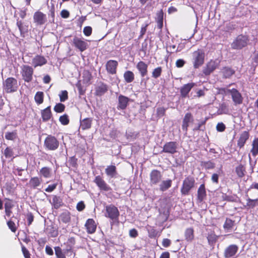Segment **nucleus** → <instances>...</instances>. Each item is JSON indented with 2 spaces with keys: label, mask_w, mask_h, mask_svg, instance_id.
Wrapping results in <instances>:
<instances>
[{
  "label": "nucleus",
  "mask_w": 258,
  "mask_h": 258,
  "mask_svg": "<svg viewBox=\"0 0 258 258\" xmlns=\"http://www.w3.org/2000/svg\"><path fill=\"white\" fill-rule=\"evenodd\" d=\"M205 58V51L198 49L192 53V62L195 69H198L204 63Z\"/></svg>",
  "instance_id": "obj_1"
},
{
  "label": "nucleus",
  "mask_w": 258,
  "mask_h": 258,
  "mask_svg": "<svg viewBox=\"0 0 258 258\" xmlns=\"http://www.w3.org/2000/svg\"><path fill=\"white\" fill-rule=\"evenodd\" d=\"M18 88L17 80L14 78H8L3 83V89L7 93H11L17 91Z\"/></svg>",
  "instance_id": "obj_2"
},
{
  "label": "nucleus",
  "mask_w": 258,
  "mask_h": 258,
  "mask_svg": "<svg viewBox=\"0 0 258 258\" xmlns=\"http://www.w3.org/2000/svg\"><path fill=\"white\" fill-rule=\"evenodd\" d=\"M249 41L248 37L245 35H238L231 44V47L234 49H240L245 47Z\"/></svg>",
  "instance_id": "obj_3"
},
{
  "label": "nucleus",
  "mask_w": 258,
  "mask_h": 258,
  "mask_svg": "<svg viewBox=\"0 0 258 258\" xmlns=\"http://www.w3.org/2000/svg\"><path fill=\"white\" fill-rule=\"evenodd\" d=\"M195 180L192 177H186L183 181L181 188V192L182 195H186L190 190L194 186Z\"/></svg>",
  "instance_id": "obj_4"
},
{
  "label": "nucleus",
  "mask_w": 258,
  "mask_h": 258,
  "mask_svg": "<svg viewBox=\"0 0 258 258\" xmlns=\"http://www.w3.org/2000/svg\"><path fill=\"white\" fill-rule=\"evenodd\" d=\"M106 212L105 216L111 220H115L118 218L119 212L117 208L112 205L107 206L105 208Z\"/></svg>",
  "instance_id": "obj_5"
},
{
  "label": "nucleus",
  "mask_w": 258,
  "mask_h": 258,
  "mask_svg": "<svg viewBox=\"0 0 258 258\" xmlns=\"http://www.w3.org/2000/svg\"><path fill=\"white\" fill-rule=\"evenodd\" d=\"M44 146L49 150H55L58 148L59 142L54 137L49 135L45 140Z\"/></svg>",
  "instance_id": "obj_6"
},
{
  "label": "nucleus",
  "mask_w": 258,
  "mask_h": 258,
  "mask_svg": "<svg viewBox=\"0 0 258 258\" xmlns=\"http://www.w3.org/2000/svg\"><path fill=\"white\" fill-rule=\"evenodd\" d=\"M21 69V74L24 80L27 82L31 81L33 74V68L27 65H23Z\"/></svg>",
  "instance_id": "obj_7"
},
{
  "label": "nucleus",
  "mask_w": 258,
  "mask_h": 258,
  "mask_svg": "<svg viewBox=\"0 0 258 258\" xmlns=\"http://www.w3.org/2000/svg\"><path fill=\"white\" fill-rule=\"evenodd\" d=\"M219 66V61L217 60H211L206 64V67L204 68L203 73L205 75H209L215 69H216Z\"/></svg>",
  "instance_id": "obj_8"
},
{
  "label": "nucleus",
  "mask_w": 258,
  "mask_h": 258,
  "mask_svg": "<svg viewBox=\"0 0 258 258\" xmlns=\"http://www.w3.org/2000/svg\"><path fill=\"white\" fill-rule=\"evenodd\" d=\"M73 44L80 51H85L88 47V44L83 38L75 37L73 39Z\"/></svg>",
  "instance_id": "obj_9"
},
{
  "label": "nucleus",
  "mask_w": 258,
  "mask_h": 258,
  "mask_svg": "<svg viewBox=\"0 0 258 258\" xmlns=\"http://www.w3.org/2000/svg\"><path fill=\"white\" fill-rule=\"evenodd\" d=\"M228 92L231 94L235 105L240 104L242 103L243 98L237 90L236 89H229Z\"/></svg>",
  "instance_id": "obj_10"
},
{
  "label": "nucleus",
  "mask_w": 258,
  "mask_h": 258,
  "mask_svg": "<svg viewBox=\"0 0 258 258\" xmlns=\"http://www.w3.org/2000/svg\"><path fill=\"white\" fill-rule=\"evenodd\" d=\"M34 22L37 25H42L47 21V17L45 14L40 11L36 12L33 15Z\"/></svg>",
  "instance_id": "obj_11"
},
{
  "label": "nucleus",
  "mask_w": 258,
  "mask_h": 258,
  "mask_svg": "<svg viewBox=\"0 0 258 258\" xmlns=\"http://www.w3.org/2000/svg\"><path fill=\"white\" fill-rule=\"evenodd\" d=\"M47 62V60L44 56L41 55H36L32 58L31 64L35 68L45 64Z\"/></svg>",
  "instance_id": "obj_12"
},
{
  "label": "nucleus",
  "mask_w": 258,
  "mask_h": 258,
  "mask_svg": "<svg viewBox=\"0 0 258 258\" xmlns=\"http://www.w3.org/2000/svg\"><path fill=\"white\" fill-rule=\"evenodd\" d=\"M162 175L160 171L157 170H152L150 174L151 185L157 184L160 181Z\"/></svg>",
  "instance_id": "obj_13"
},
{
  "label": "nucleus",
  "mask_w": 258,
  "mask_h": 258,
  "mask_svg": "<svg viewBox=\"0 0 258 258\" xmlns=\"http://www.w3.org/2000/svg\"><path fill=\"white\" fill-rule=\"evenodd\" d=\"M249 138V134L248 131H243L239 135V137L237 140V146L239 148L244 147L246 142Z\"/></svg>",
  "instance_id": "obj_14"
},
{
  "label": "nucleus",
  "mask_w": 258,
  "mask_h": 258,
  "mask_svg": "<svg viewBox=\"0 0 258 258\" xmlns=\"http://www.w3.org/2000/svg\"><path fill=\"white\" fill-rule=\"evenodd\" d=\"M94 181L101 190L108 191L110 189L109 185L107 184L105 181L100 176H97Z\"/></svg>",
  "instance_id": "obj_15"
},
{
  "label": "nucleus",
  "mask_w": 258,
  "mask_h": 258,
  "mask_svg": "<svg viewBox=\"0 0 258 258\" xmlns=\"http://www.w3.org/2000/svg\"><path fill=\"white\" fill-rule=\"evenodd\" d=\"M238 249V247L235 244H232L227 247L224 251L225 258H230L234 256Z\"/></svg>",
  "instance_id": "obj_16"
},
{
  "label": "nucleus",
  "mask_w": 258,
  "mask_h": 258,
  "mask_svg": "<svg viewBox=\"0 0 258 258\" xmlns=\"http://www.w3.org/2000/svg\"><path fill=\"white\" fill-rule=\"evenodd\" d=\"M194 118L190 113H187L185 114L182 121V128L186 133L187 128L189 126V123L193 122Z\"/></svg>",
  "instance_id": "obj_17"
},
{
  "label": "nucleus",
  "mask_w": 258,
  "mask_h": 258,
  "mask_svg": "<svg viewBox=\"0 0 258 258\" xmlns=\"http://www.w3.org/2000/svg\"><path fill=\"white\" fill-rule=\"evenodd\" d=\"M177 144L174 142H170L164 145L163 152L173 154L176 152Z\"/></svg>",
  "instance_id": "obj_18"
},
{
  "label": "nucleus",
  "mask_w": 258,
  "mask_h": 258,
  "mask_svg": "<svg viewBox=\"0 0 258 258\" xmlns=\"http://www.w3.org/2000/svg\"><path fill=\"white\" fill-rule=\"evenodd\" d=\"M118 62L116 60H110L108 61L106 64V68L108 73L111 74H115L116 72V68Z\"/></svg>",
  "instance_id": "obj_19"
},
{
  "label": "nucleus",
  "mask_w": 258,
  "mask_h": 258,
  "mask_svg": "<svg viewBox=\"0 0 258 258\" xmlns=\"http://www.w3.org/2000/svg\"><path fill=\"white\" fill-rule=\"evenodd\" d=\"M108 90L107 85L99 83L97 84L95 88V94L97 96H102Z\"/></svg>",
  "instance_id": "obj_20"
},
{
  "label": "nucleus",
  "mask_w": 258,
  "mask_h": 258,
  "mask_svg": "<svg viewBox=\"0 0 258 258\" xmlns=\"http://www.w3.org/2000/svg\"><path fill=\"white\" fill-rule=\"evenodd\" d=\"M139 71L141 77H145L148 73V64L143 61H139L136 66Z\"/></svg>",
  "instance_id": "obj_21"
},
{
  "label": "nucleus",
  "mask_w": 258,
  "mask_h": 258,
  "mask_svg": "<svg viewBox=\"0 0 258 258\" xmlns=\"http://www.w3.org/2000/svg\"><path fill=\"white\" fill-rule=\"evenodd\" d=\"M129 101V98L123 95L118 96V104L117 108L118 109H124L126 108Z\"/></svg>",
  "instance_id": "obj_22"
},
{
  "label": "nucleus",
  "mask_w": 258,
  "mask_h": 258,
  "mask_svg": "<svg viewBox=\"0 0 258 258\" xmlns=\"http://www.w3.org/2000/svg\"><path fill=\"white\" fill-rule=\"evenodd\" d=\"M92 118H86L80 120V129L82 130H88L91 128L92 122Z\"/></svg>",
  "instance_id": "obj_23"
},
{
  "label": "nucleus",
  "mask_w": 258,
  "mask_h": 258,
  "mask_svg": "<svg viewBox=\"0 0 258 258\" xmlns=\"http://www.w3.org/2000/svg\"><path fill=\"white\" fill-rule=\"evenodd\" d=\"M195 86L194 83H190L183 85L180 89L181 95L183 97H185L188 95L191 89Z\"/></svg>",
  "instance_id": "obj_24"
},
{
  "label": "nucleus",
  "mask_w": 258,
  "mask_h": 258,
  "mask_svg": "<svg viewBox=\"0 0 258 258\" xmlns=\"http://www.w3.org/2000/svg\"><path fill=\"white\" fill-rule=\"evenodd\" d=\"M85 226L88 233L92 234L95 232L96 229V225L95 221L92 219H89L86 224Z\"/></svg>",
  "instance_id": "obj_25"
},
{
  "label": "nucleus",
  "mask_w": 258,
  "mask_h": 258,
  "mask_svg": "<svg viewBox=\"0 0 258 258\" xmlns=\"http://www.w3.org/2000/svg\"><path fill=\"white\" fill-rule=\"evenodd\" d=\"M105 173L110 178L115 177L117 174L115 166L110 165L107 166L105 169Z\"/></svg>",
  "instance_id": "obj_26"
},
{
  "label": "nucleus",
  "mask_w": 258,
  "mask_h": 258,
  "mask_svg": "<svg viewBox=\"0 0 258 258\" xmlns=\"http://www.w3.org/2000/svg\"><path fill=\"white\" fill-rule=\"evenodd\" d=\"M41 114L43 121H47L49 120L52 116L50 106H48L45 109L42 110Z\"/></svg>",
  "instance_id": "obj_27"
},
{
  "label": "nucleus",
  "mask_w": 258,
  "mask_h": 258,
  "mask_svg": "<svg viewBox=\"0 0 258 258\" xmlns=\"http://www.w3.org/2000/svg\"><path fill=\"white\" fill-rule=\"evenodd\" d=\"M206 191L204 184H202L199 187L198 190V200L202 202L206 197Z\"/></svg>",
  "instance_id": "obj_28"
},
{
  "label": "nucleus",
  "mask_w": 258,
  "mask_h": 258,
  "mask_svg": "<svg viewBox=\"0 0 258 258\" xmlns=\"http://www.w3.org/2000/svg\"><path fill=\"white\" fill-rule=\"evenodd\" d=\"M75 244V239L74 237H70L66 242L67 248L66 249V253H72L73 248Z\"/></svg>",
  "instance_id": "obj_29"
},
{
  "label": "nucleus",
  "mask_w": 258,
  "mask_h": 258,
  "mask_svg": "<svg viewBox=\"0 0 258 258\" xmlns=\"http://www.w3.org/2000/svg\"><path fill=\"white\" fill-rule=\"evenodd\" d=\"M172 185V180L171 179H167L162 181L159 185V189L162 191L167 190Z\"/></svg>",
  "instance_id": "obj_30"
},
{
  "label": "nucleus",
  "mask_w": 258,
  "mask_h": 258,
  "mask_svg": "<svg viewBox=\"0 0 258 258\" xmlns=\"http://www.w3.org/2000/svg\"><path fill=\"white\" fill-rule=\"evenodd\" d=\"M40 174L44 178H50L51 176L52 170L50 168L44 167L40 169Z\"/></svg>",
  "instance_id": "obj_31"
},
{
  "label": "nucleus",
  "mask_w": 258,
  "mask_h": 258,
  "mask_svg": "<svg viewBox=\"0 0 258 258\" xmlns=\"http://www.w3.org/2000/svg\"><path fill=\"white\" fill-rule=\"evenodd\" d=\"M41 182V180L39 177H34L30 179L29 184L31 187L36 188L40 185Z\"/></svg>",
  "instance_id": "obj_32"
},
{
  "label": "nucleus",
  "mask_w": 258,
  "mask_h": 258,
  "mask_svg": "<svg viewBox=\"0 0 258 258\" xmlns=\"http://www.w3.org/2000/svg\"><path fill=\"white\" fill-rule=\"evenodd\" d=\"M234 222L232 220L227 218L223 225L225 231L227 232L231 231L234 226Z\"/></svg>",
  "instance_id": "obj_33"
},
{
  "label": "nucleus",
  "mask_w": 258,
  "mask_h": 258,
  "mask_svg": "<svg viewBox=\"0 0 258 258\" xmlns=\"http://www.w3.org/2000/svg\"><path fill=\"white\" fill-rule=\"evenodd\" d=\"M252 149L250 152L253 156H256L258 154V138H255L252 141Z\"/></svg>",
  "instance_id": "obj_34"
},
{
  "label": "nucleus",
  "mask_w": 258,
  "mask_h": 258,
  "mask_svg": "<svg viewBox=\"0 0 258 258\" xmlns=\"http://www.w3.org/2000/svg\"><path fill=\"white\" fill-rule=\"evenodd\" d=\"M123 77L125 82L128 83L132 82L135 78L134 73L130 71L125 72L124 74Z\"/></svg>",
  "instance_id": "obj_35"
},
{
  "label": "nucleus",
  "mask_w": 258,
  "mask_h": 258,
  "mask_svg": "<svg viewBox=\"0 0 258 258\" xmlns=\"http://www.w3.org/2000/svg\"><path fill=\"white\" fill-rule=\"evenodd\" d=\"M185 237L187 241H191L194 238V230L191 228H187L185 231Z\"/></svg>",
  "instance_id": "obj_36"
},
{
  "label": "nucleus",
  "mask_w": 258,
  "mask_h": 258,
  "mask_svg": "<svg viewBox=\"0 0 258 258\" xmlns=\"http://www.w3.org/2000/svg\"><path fill=\"white\" fill-rule=\"evenodd\" d=\"M59 219L60 221L64 223H68L70 221L71 216L68 212H64L62 213L59 217Z\"/></svg>",
  "instance_id": "obj_37"
},
{
  "label": "nucleus",
  "mask_w": 258,
  "mask_h": 258,
  "mask_svg": "<svg viewBox=\"0 0 258 258\" xmlns=\"http://www.w3.org/2000/svg\"><path fill=\"white\" fill-rule=\"evenodd\" d=\"M224 77L226 78L230 77L234 73V71L228 67H225L222 70Z\"/></svg>",
  "instance_id": "obj_38"
},
{
  "label": "nucleus",
  "mask_w": 258,
  "mask_h": 258,
  "mask_svg": "<svg viewBox=\"0 0 258 258\" xmlns=\"http://www.w3.org/2000/svg\"><path fill=\"white\" fill-rule=\"evenodd\" d=\"M218 236H217L214 233H210L207 236V239L209 244L210 245H213L216 243L218 240Z\"/></svg>",
  "instance_id": "obj_39"
},
{
  "label": "nucleus",
  "mask_w": 258,
  "mask_h": 258,
  "mask_svg": "<svg viewBox=\"0 0 258 258\" xmlns=\"http://www.w3.org/2000/svg\"><path fill=\"white\" fill-rule=\"evenodd\" d=\"M43 93L42 92H37L34 97L35 102L38 104H40L43 102Z\"/></svg>",
  "instance_id": "obj_40"
},
{
  "label": "nucleus",
  "mask_w": 258,
  "mask_h": 258,
  "mask_svg": "<svg viewBox=\"0 0 258 258\" xmlns=\"http://www.w3.org/2000/svg\"><path fill=\"white\" fill-rule=\"evenodd\" d=\"M52 204L55 209H57L61 206L62 201L59 197L54 196L52 200Z\"/></svg>",
  "instance_id": "obj_41"
},
{
  "label": "nucleus",
  "mask_w": 258,
  "mask_h": 258,
  "mask_svg": "<svg viewBox=\"0 0 258 258\" xmlns=\"http://www.w3.org/2000/svg\"><path fill=\"white\" fill-rule=\"evenodd\" d=\"M163 14L162 11L157 14V27L160 29L163 27Z\"/></svg>",
  "instance_id": "obj_42"
},
{
  "label": "nucleus",
  "mask_w": 258,
  "mask_h": 258,
  "mask_svg": "<svg viewBox=\"0 0 258 258\" xmlns=\"http://www.w3.org/2000/svg\"><path fill=\"white\" fill-rule=\"evenodd\" d=\"M55 254L57 258H66L65 253L59 246L54 247Z\"/></svg>",
  "instance_id": "obj_43"
},
{
  "label": "nucleus",
  "mask_w": 258,
  "mask_h": 258,
  "mask_svg": "<svg viewBox=\"0 0 258 258\" xmlns=\"http://www.w3.org/2000/svg\"><path fill=\"white\" fill-rule=\"evenodd\" d=\"M235 171L237 176L239 177H242L244 175L245 169L241 164L239 165L236 167Z\"/></svg>",
  "instance_id": "obj_44"
},
{
  "label": "nucleus",
  "mask_w": 258,
  "mask_h": 258,
  "mask_svg": "<svg viewBox=\"0 0 258 258\" xmlns=\"http://www.w3.org/2000/svg\"><path fill=\"white\" fill-rule=\"evenodd\" d=\"M59 120L60 123L64 125L68 124L70 121L69 116L67 114H64L62 116H60L59 117Z\"/></svg>",
  "instance_id": "obj_45"
},
{
  "label": "nucleus",
  "mask_w": 258,
  "mask_h": 258,
  "mask_svg": "<svg viewBox=\"0 0 258 258\" xmlns=\"http://www.w3.org/2000/svg\"><path fill=\"white\" fill-rule=\"evenodd\" d=\"M162 73V68L159 67L153 70L152 72V77L157 78L159 77Z\"/></svg>",
  "instance_id": "obj_46"
},
{
  "label": "nucleus",
  "mask_w": 258,
  "mask_h": 258,
  "mask_svg": "<svg viewBox=\"0 0 258 258\" xmlns=\"http://www.w3.org/2000/svg\"><path fill=\"white\" fill-rule=\"evenodd\" d=\"M202 165L207 169H213L215 167V164L210 161L202 162Z\"/></svg>",
  "instance_id": "obj_47"
},
{
  "label": "nucleus",
  "mask_w": 258,
  "mask_h": 258,
  "mask_svg": "<svg viewBox=\"0 0 258 258\" xmlns=\"http://www.w3.org/2000/svg\"><path fill=\"white\" fill-rule=\"evenodd\" d=\"M17 26H18L21 35L23 34L27 31V29H26L21 21H17Z\"/></svg>",
  "instance_id": "obj_48"
},
{
  "label": "nucleus",
  "mask_w": 258,
  "mask_h": 258,
  "mask_svg": "<svg viewBox=\"0 0 258 258\" xmlns=\"http://www.w3.org/2000/svg\"><path fill=\"white\" fill-rule=\"evenodd\" d=\"M65 108V106L63 104L61 103H57L54 107V110L55 112L60 113L64 111Z\"/></svg>",
  "instance_id": "obj_49"
},
{
  "label": "nucleus",
  "mask_w": 258,
  "mask_h": 258,
  "mask_svg": "<svg viewBox=\"0 0 258 258\" xmlns=\"http://www.w3.org/2000/svg\"><path fill=\"white\" fill-rule=\"evenodd\" d=\"M4 155L7 158L13 157L14 156L13 150L9 147L7 148L4 151Z\"/></svg>",
  "instance_id": "obj_50"
},
{
  "label": "nucleus",
  "mask_w": 258,
  "mask_h": 258,
  "mask_svg": "<svg viewBox=\"0 0 258 258\" xmlns=\"http://www.w3.org/2000/svg\"><path fill=\"white\" fill-rule=\"evenodd\" d=\"M59 96L61 102L65 101L68 98V92L66 90L62 91L59 94Z\"/></svg>",
  "instance_id": "obj_51"
},
{
  "label": "nucleus",
  "mask_w": 258,
  "mask_h": 258,
  "mask_svg": "<svg viewBox=\"0 0 258 258\" xmlns=\"http://www.w3.org/2000/svg\"><path fill=\"white\" fill-rule=\"evenodd\" d=\"M5 138L7 140H13L16 138V133L15 132L6 133Z\"/></svg>",
  "instance_id": "obj_52"
},
{
  "label": "nucleus",
  "mask_w": 258,
  "mask_h": 258,
  "mask_svg": "<svg viewBox=\"0 0 258 258\" xmlns=\"http://www.w3.org/2000/svg\"><path fill=\"white\" fill-rule=\"evenodd\" d=\"M228 110L227 108V106L225 104H222L220 106V108L219 109V114H227Z\"/></svg>",
  "instance_id": "obj_53"
},
{
  "label": "nucleus",
  "mask_w": 258,
  "mask_h": 258,
  "mask_svg": "<svg viewBox=\"0 0 258 258\" xmlns=\"http://www.w3.org/2000/svg\"><path fill=\"white\" fill-rule=\"evenodd\" d=\"M92 29L90 26H86L83 29V33L86 36H89L91 35Z\"/></svg>",
  "instance_id": "obj_54"
},
{
  "label": "nucleus",
  "mask_w": 258,
  "mask_h": 258,
  "mask_svg": "<svg viewBox=\"0 0 258 258\" xmlns=\"http://www.w3.org/2000/svg\"><path fill=\"white\" fill-rule=\"evenodd\" d=\"M22 251L25 258H30V254L28 249L22 244Z\"/></svg>",
  "instance_id": "obj_55"
},
{
  "label": "nucleus",
  "mask_w": 258,
  "mask_h": 258,
  "mask_svg": "<svg viewBox=\"0 0 258 258\" xmlns=\"http://www.w3.org/2000/svg\"><path fill=\"white\" fill-rule=\"evenodd\" d=\"M257 201V200H251L250 199H248L247 200V205L250 207V208H253Z\"/></svg>",
  "instance_id": "obj_56"
},
{
  "label": "nucleus",
  "mask_w": 258,
  "mask_h": 258,
  "mask_svg": "<svg viewBox=\"0 0 258 258\" xmlns=\"http://www.w3.org/2000/svg\"><path fill=\"white\" fill-rule=\"evenodd\" d=\"M7 224L12 231L15 232L16 231V225L14 222L10 220L7 222Z\"/></svg>",
  "instance_id": "obj_57"
},
{
  "label": "nucleus",
  "mask_w": 258,
  "mask_h": 258,
  "mask_svg": "<svg viewBox=\"0 0 258 258\" xmlns=\"http://www.w3.org/2000/svg\"><path fill=\"white\" fill-rule=\"evenodd\" d=\"M185 63V61L183 59H179L176 60L175 65L177 68H181L184 65Z\"/></svg>",
  "instance_id": "obj_58"
},
{
  "label": "nucleus",
  "mask_w": 258,
  "mask_h": 258,
  "mask_svg": "<svg viewBox=\"0 0 258 258\" xmlns=\"http://www.w3.org/2000/svg\"><path fill=\"white\" fill-rule=\"evenodd\" d=\"M216 128L219 132H223L225 129V125L222 122L218 123L216 126Z\"/></svg>",
  "instance_id": "obj_59"
},
{
  "label": "nucleus",
  "mask_w": 258,
  "mask_h": 258,
  "mask_svg": "<svg viewBox=\"0 0 258 258\" xmlns=\"http://www.w3.org/2000/svg\"><path fill=\"white\" fill-rule=\"evenodd\" d=\"M165 109L163 107H160L157 109V114L159 116H162L164 115Z\"/></svg>",
  "instance_id": "obj_60"
},
{
  "label": "nucleus",
  "mask_w": 258,
  "mask_h": 258,
  "mask_svg": "<svg viewBox=\"0 0 258 258\" xmlns=\"http://www.w3.org/2000/svg\"><path fill=\"white\" fill-rule=\"evenodd\" d=\"M56 185V184L49 185L48 187L45 189V191L48 192H52L53 190L55 189Z\"/></svg>",
  "instance_id": "obj_61"
},
{
  "label": "nucleus",
  "mask_w": 258,
  "mask_h": 258,
  "mask_svg": "<svg viewBox=\"0 0 258 258\" xmlns=\"http://www.w3.org/2000/svg\"><path fill=\"white\" fill-rule=\"evenodd\" d=\"M61 17L63 18H68L70 16L69 12L66 10H63L60 12Z\"/></svg>",
  "instance_id": "obj_62"
},
{
  "label": "nucleus",
  "mask_w": 258,
  "mask_h": 258,
  "mask_svg": "<svg viewBox=\"0 0 258 258\" xmlns=\"http://www.w3.org/2000/svg\"><path fill=\"white\" fill-rule=\"evenodd\" d=\"M85 207V204L83 203V202H82V201L79 202L77 205V209L79 211H82L84 209Z\"/></svg>",
  "instance_id": "obj_63"
},
{
  "label": "nucleus",
  "mask_w": 258,
  "mask_h": 258,
  "mask_svg": "<svg viewBox=\"0 0 258 258\" xmlns=\"http://www.w3.org/2000/svg\"><path fill=\"white\" fill-rule=\"evenodd\" d=\"M171 244V241L168 238L163 239L162 241V245L164 247H168Z\"/></svg>",
  "instance_id": "obj_64"
}]
</instances>
